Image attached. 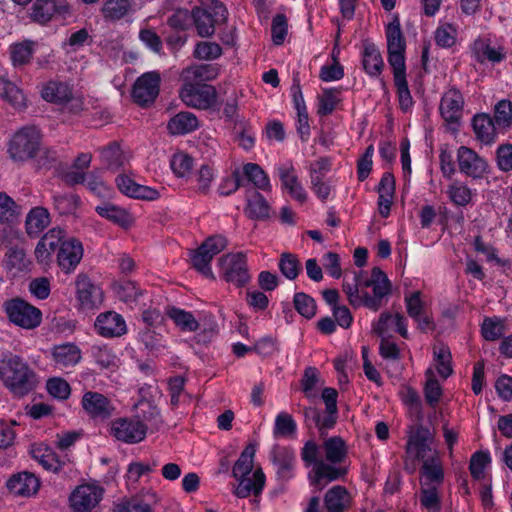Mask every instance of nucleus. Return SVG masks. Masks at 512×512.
I'll return each instance as SVG.
<instances>
[{
	"mask_svg": "<svg viewBox=\"0 0 512 512\" xmlns=\"http://www.w3.org/2000/svg\"><path fill=\"white\" fill-rule=\"evenodd\" d=\"M362 273H354L352 282L344 280L343 291L354 307L361 305L376 312L386 303L391 294V282L380 267H373L371 277L362 279Z\"/></svg>",
	"mask_w": 512,
	"mask_h": 512,
	"instance_id": "1",
	"label": "nucleus"
},
{
	"mask_svg": "<svg viewBox=\"0 0 512 512\" xmlns=\"http://www.w3.org/2000/svg\"><path fill=\"white\" fill-rule=\"evenodd\" d=\"M0 378L9 391L18 398L32 392L38 383L36 373L18 355H10L2 360Z\"/></svg>",
	"mask_w": 512,
	"mask_h": 512,
	"instance_id": "2",
	"label": "nucleus"
},
{
	"mask_svg": "<svg viewBox=\"0 0 512 512\" xmlns=\"http://www.w3.org/2000/svg\"><path fill=\"white\" fill-rule=\"evenodd\" d=\"M389 321H395V331L403 338L407 339L409 337L407 320L400 313H396L395 315L389 312L381 313L378 322L373 324V332L381 337L379 347L381 357L384 359L398 360L400 359V350L396 343L390 341L388 338Z\"/></svg>",
	"mask_w": 512,
	"mask_h": 512,
	"instance_id": "3",
	"label": "nucleus"
},
{
	"mask_svg": "<svg viewBox=\"0 0 512 512\" xmlns=\"http://www.w3.org/2000/svg\"><path fill=\"white\" fill-rule=\"evenodd\" d=\"M220 276L237 288L246 286L251 281L246 254L243 252L227 253L219 258Z\"/></svg>",
	"mask_w": 512,
	"mask_h": 512,
	"instance_id": "4",
	"label": "nucleus"
},
{
	"mask_svg": "<svg viewBox=\"0 0 512 512\" xmlns=\"http://www.w3.org/2000/svg\"><path fill=\"white\" fill-rule=\"evenodd\" d=\"M39 145V130L34 126H26L13 135L9 142L8 153L14 161H25L35 156Z\"/></svg>",
	"mask_w": 512,
	"mask_h": 512,
	"instance_id": "5",
	"label": "nucleus"
},
{
	"mask_svg": "<svg viewBox=\"0 0 512 512\" xmlns=\"http://www.w3.org/2000/svg\"><path fill=\"white\" fill-rule=\"evenodd\" d=\"M227 246V239L222 235L208 237L196 250L191 253L192 266L207 278L214 279L210 262L213 257Z\"/></svg>",
	"mask_w": 512,
	"mask_h": 512,
	"instance_id": "6",
	"label": "nucleus"
},
{
	"mask_svg": "<svg viewBox=\"0 0 512 512\" xmlns=\"http://www.w3.org/2000/svg\"><path fill=\"white\" fill-rule=\"evenodd\" d=\"M3 308L8 319L24 329H34L41 323V311L21 298L5 301Z\"/></svg>",
	"mask_w": 512,
	"mask_h": 512,
	"instance_id": "7",
	"label": "nucleus"
},
{
	"mask_svg": "<svg viewBox=\"0 0 512 512\" xmlns=\"http://www.w3.org/2000/svg\"><path fill=\"white\" fill-rule=\"evenodd\" d=\"M181 100L189 107L208 109L216 102V89L205 83H183L179 91Z\"/></svg>",
	"mask_w": 512,
	"mask_h": 512,
	"instance_id": "8",
	"label": "nucleus"
},
{
	"mask_svg": "<svg viewBox=\"0 0 512 512\" xmlns=\"http://www.w3.org/2000/svg\"><path fill=\"white\" fill-rule=\"evenodd\" d=\"M160 75L157 72H147L141 75L133 85L132 97L140 106L153 103L159 94Z\"/></svg>",
	"mask_w": 512,
	"mask_h": 512,
	"instance_id": "9",
	"label": "nucleus"
},
{
	"mask_svg": "<svg viewBox=\"0 0 512 512\" xmlns=\"http://www.w3.org/2000/svg\"><path fill=\"white\" fill-rule=\"evenodd\" d=\"M147 426L139 419L119 418L112 422L111 434L119 441L135 444L146 437Z\"/></svg>",
	"mask_w": 512,
	"mask_h": 512,
	"instance_id": "10",
	"label": "nucleus"
},
{
	"mask_svg": "<svg viewBox=\"0 0 512 512\" xmlns=\"http://www.w3.org/2000/svg\"><path fill=\"white\" fill-rule=\"evenodd\" d=\"M76 298L82 310L98 308L103 302V293L84 273L78 274L75 280Z\"/></svg>",
	"mask_w": 512,
	"mask_h": 512,
	"instance_id": "11",
	"label": "nucleus"
},
{
	"mask_svg": "<svg viewBox=\"0 0 512 512\" xmlns=\"http://www.w3.org/2000/svg\"><path fill=\"white\" fill-rule=\"evenodd\" d=\"M457 162L460 172L473 179L482 178L489 167L485 158L466 146L459 147Z\"/></svg>",
	"mask_w": 512,
	"mask_h": 512,
	"instance_id": "12",
	"label": "nucleus"
},
{
	"mask_svg": "<svg viewBox=\"0 0 512 512\" xmlns=\"http://www.w3.org/2000/svg\"><path fill=\"white\" fill-rule=\"evenodd\" d=\"M81 404L87 415L95 420H106L113 415L115 410L109 398L95 391L84 393Z\"/></svg>",
	"mask_w": 512,
	"mask_h": 512,
	"instance_id": "13",
	"label": "nucleus"
},
{
	"mask_svg": "<svg viewBox=\"0 0 512 512\" xmlns=\"http://www.w3.org/2000/svg\"><path fill=\"white\" fill-rule=\"evenodd\" d=\"M83 257L82 243L75 238H68L61 242L57 252V263L61 270L67 274L73 272Z\"/></svg>",
	"mask_w": 512,
	"mask_h": 512,
	"instance_id": "14",
	"label": "nucleus"
},
{
	"mask_svg": "<svg viewBox=\"0 0 512 512\" xmlns=\"http://www.w3.org/2000/svg\"><path fill=\"white\" fill-rule=\"evenodd\" d=\"M70 7L65 1L36 0L30 9V19L39 24L48 23L55 14L65 16Z\"/></svg>",
	"mask_w": 512,
	"mask_h": 512,
	"instance_id": "15",
	"label": "nucleus"
},
{
	"mask_svg": "<svg viewBox=\"0 0 512 512\" xmlns=\"http://www.w3.org/2000/svg\"><path fill=\"white\" fill-rule=\"evenodd\" d=\"M464 98L460 90L455 87L449 88L440 101V114L447 123H458L463 111Z\"/></svg>",
	"mask_w": 512,
	"mask_h": 512,
	"instance_id": "16",
	"label": "nucleus"
},
{
	"mask_svg": "<svg viewBox=\"0 0 512 512\" xmlns=\"http://www.w3.org/2000/svg\"><path fill=\"white\" fill-rule=\"evenodd\" d=\"M102 489L92 485L77 487L70 497L75 512H90L101 500Z\"/></svg>",
	"mask_w": 512,
	"mask_h": 512,
	"instance_id": "17",
	"label": "nucleus"
},
{
	"mask_svg": "<svg viewBox=\"0 0 512 512\" xmlns=\"http://www.w3.org/2000/svg\"><path fill=\"white\" fill-rule=\"evenodd\" d=\"M95 328L101 336L106 338L120 337L127 331L124 318L114 311L99 314L95 321Z\"/></svg>",
	"mask_w": 512,
	"mask_h": 512,
	"instance_id": "18",
	"label": "nucleus"
},
{
	"mask_svg": "<svg viewBox=\"0 0 512 512\" xmlns=\"http://www.w3.org/2000/svg\"><path fill=\"white\" fill-rule=\"evenodd\" d=\"M335 465L324 460L316 463V467H313L309 474L312 484L323 487L329 482L343 478L347 474V468Z\"/></svg>",
	"mask_w": 512,
	"mask_h": 512,
	"instance_id": "19",
	"label": "nucleus"
},
{
	"mask_svg": "<svg viewBox=\"0 0 512 512\" xmlns=\"http://www.w3.org/2000/svg\"><path fill=\"white\" fill-rule=\"evenodd\" d=\"M6 486L8 490L19 496H31L34 495L40 486L38 478L29 472H20L12 475Z\"/></svg>",
	"mask_w": 512,
	"mask_h": 512,
	"instance_id": "20",
	"label": "nucleus"
},
{
	"mask_svg": "<svg viewBox=\"0 0 512 512\" xmlns=\"http://www.w3.org/2000/svg\"><path fill=\"white\" fill-rule=\"evenodd\" d=\"M278 176L285 189L288 190L291 197L299 202H304L307 194L300 184L294 167L291 163H286L277 167Z\"/></svg>",
	"mask_w": 512,
	"mask_h": 512,
	"instance_id": "21",
	"label": "nucleus"
},
{
	"mask_svg": "<svg viewBox=\"0 0 512 512\" xmlns=\"http://www.w3.org/2000/svg\"><path fill=\"white\" fill-rule=\"evenodd\" d=\"M432 438V433L427 427L422 425L416 427V430L408 439L407 452L414 454L418 460H424L430 451L429 442Z\"/></svg>",
	"mask_w": 512,
	"mask_h": 512,
	"instance_id": "22",
	"label": "nucleus"
},
{
	"mask_svg": "<svg viewBox=\"0 0 512 512\" xmlns=\"http://www.w3.org/2000/svg\"><path fill=\"white\" fill-rule=\"evenodd\" d=\"M239 484L236 487L235 494L239 498H246L250 494L258 496L265 485V475L261 468L256 469L252 475L237 478Z\"/></svg>",
	"mask_w": 512,
	"mask_h": 512,
	"instance_id": "23",
	"label": "nucleus"
},
{
	"mask_svg": "<svg viewBox=\"0 0 512 512\" xmlns=\"http://www.w3.org/2000/svg\"><path fill=\"white\" fill-rule=\"evenodd\" d=\"M272 462L277 468V476L281 481H288L293 477L295 454L288 448H278L272 452Z\"/></svg>",
	"mask_w": 512,
	"mask_h": 512,
	"instance_id": "24",
	"label": "nucleus"
},
{
	"mask_svg": "<svg viewBox=\"0 0 512 512\" xmlns=\"http://www.w3.org/2000/svg\"><path fill=\"white\" fill-rule=\"evenodd\" d=\"M362 65L365 72L371 77H377L381 74L384 62L379 49L374 43L365 41L362 52Z\"/></svg>",
	"mask_w": 512,
	"mask_h": 512,
	"instance_id": "25",
	"label": "nucleus"
},
{
	"mask_svg": "<svg viewBox=\"0 0 512 512\" xmlns=\"http://www.w3.org/2000/svg\"><path fill=\"white\" fill-rule=\"evenodd\" d=\"M471 50L476 61L480 63H483L486 60L492 63H499L505 58L503 48L492 47L490 45V41L487 39L475 40Z\"/></svg>",
	"mask_w": 512,
	"mask_h": 512,
	"instance_id": "26",
	"label": "nucleus"
},
{
	"mask_svg": "<svg viewBox=\"0 0 512 512\" xmlns=\"http://www.w3.org/2000/svg\"><path fill=\"white\" fill-rule=\"evenodd\" d=\"M350 495L343 486L336 485L330 488L324 497L326 512H344L350 506Z\"/></svg>",
	"mask_w": 512,
	"mask_h": 512,
	"instance_id": "27",
	"label": "nucleus"
},
{
	"mask_svg": "<svg viewBox=\"0 0 512 512\" xmlns=\"http://www.w3.org/2000/svg\"><path fill=\"white\" fill-rule=\"evenodd\" d=\"M199 127V121L195 114L191 112H179L173 116L167 129L172 135H184L195 131Z\"/></svg>",
	"mask_w": 512,
	"mask_h": 512,
	"instance_id": "28",
	"label": "nucleus"
},
{
	"mask_svg": "<svg viewBox=\"0 0 512 512\" xmlns=\"http://www.w3.org/2000/svg\"><path fill=\"white\" fill-rule=\"evenodd\" d=\"M154 492H147L116 505L115 512H153L152 505L157 502Z\"/></svg>",
	"mask_w": 512,
	"mask_h": 512,
	"instance_id": "29",
	"label": "nucleus"
},
{
	"mask_svg": "<svg viewBox=\"0 0 512 512\" xmlns=\"http://www.w3.org/2000/svg\"><path fill=\"white\" fill-rule=\"evenodd\" d=\"M50 224V214L44 207H35L26 217V232L30 237L38 236Z\"/></svg>",
	"mask_w": 512,
	"mask_h": 512,
	"instance_id": "30",
	"label": "nucleus"
},
{
	"mask_svg": "<svg viewBox=\"0 0 512 512\" xmlns=\"http://www.w3.org/2000/svg\"><path fill=\"white\" fill-rule=\"evenodd\" d=\"M472 126L476 138L484 144H490L495 140V123L487 114H478L473 117Z\"/></svg>",
	"mask_w": 512,
	"mask_h": 512,
	"instance_id": "31",
	"label": "nucleus"
},
{
	"mask_svg": "<svg viewBox=\"0 0 512 512\" xmlns=\"http://www.w3.org/2000/svg\"><path fill=\"white\" fill-rule=\"evenodd\" d=\"M96 212L103 218L123 227L128 228L133 223L132 216L123 208L106 203L96 207Z\"/></svg>",
	"mask_w": 512,
	"mask_h": 512,
	"instance_id": "32",
	"label": "nucleus"
},
{
	"mask_svg": "<svg viewBox=\"0 0 512 512\" xmlns=\"http://www.w3.org/2000/svg\"><path fill=\"white\" fill-rule=\"evenodd\" d=\"M31 456L49 471L59 472L65 465V461L61 460L56 453L48 447H33L31 449Z\"/></svg>",
	"mask_w": 512,
	"mask_h": 512,
	"instance_id": "33",
	"label": "nucleus"
},
{
	"mask_svg": "<svg viewBox=\"0 0 512 512\" xmlns=\"http://www.w3.org/2000/svg\"><path fill=\"white\" fill-rule=\"evenodd\" d=\"M0 98L16 109L26 105L23 92L2 74H0Z\"/></svg>",
	"mask_w": 512,
	"mask_h": 512,
	"instance_id": "34",
	"label": "nucleus"
},
{
	"mask_svg": "<svg viewBox=\"0 0 512 512\" xmlns=\"http://www.w3.org/2000/svg\"><path fill=\"white\" fill-rule=\"evenodd\" d=\"M423 480L421 481L422 487L440 485L444 479L443 469L440 463L432 459H424L420 469Z\"/></svg>",
	"mask_w": 512,
	"mask_h": 512,
	"instance_id": "35",
	"label": "nucleus"
},
{
	"mask_svg": "<svg viewBox=\"0 0 512 512\" xmlns=\"http://www.w3.org/2000/svg\"><path fill=\"white\" fill-rule=\"evenodd\" d=\"M323 448L325 459L331 464H340L347 457L346 443L340 436H333L325 440Z\"/></svg>",
	"mask_w": 512,
	"mask_h": 512,
	"instance_id": "36",
	"label": "nucleus"
},
{
	"mask_svg": "<svg viewBox=\"0 0 512 512\" xmlns=\"http://www.w3.org/2000/svg\"><path fill=\"white\" fill-rule=\"evenodd\" d=\"M52 355L56 364L63 367L76 365L81 360L80 349L71 343L55 346Z\"/></svg>",
	"mask_w": 512,
	"mask_h": 512,
	"instance_id": "37",
	"label": "nucleus"
},
{
	"mask_svg": "<svg viewBox=\"0 0 512 512\" xmlns=\"http://www.w3.org/2000/svg\"><path fill=\"white\" fill-rule=\"evenodd\" d=\"M166 314L181 331L194 332L199 328V323L191 312L173 306L167 308Z\"/></svg>",
	"mask_w": 512,
	"mask_h": 512,
	"instance_id": "38",
	"label": "nucleus"
},
{
	"mask_svg": "<svg viewBox=\"0 0 512 512\" xmlns=\"http://www.w3.org/2000/svg\"><path fill=\"white\" fill-rule=\"evenodd\" d=\"M246 213L251 219L265 220L270 216V206L262 194L253 191L247 199Z\"/></svg>",
	"mask_w": 512,
	"mask_h": 512,
	"instance_id": "39",
	"label": "nucleus"
},
{
	"mask_svg": "<svg viewBox=\"0 0 512 512\" xmlns=\"http://www.w3.org/2000/svg\"><path fill=\"white\" fill-rule=\"evenodd\" d=\"M215 76L216 70L209 64L188 67L181 74L183 83H203L213 79Z\"/></svg>",
	"mask_w": 512,
	"mask_h": 512,
	"instance_id": "40",
	"label": "nucleus"
},
{
	"mask_svg": "<svg viewBox=\"0 0 512 512\" xmlns=\"http://www.w3.org/2000/svg\"><path fill=\"white\" fill-rule=\"evenodd\" d=\"M249 182H252L258 189L269 191L271 190L270 180L265 171L255 163H247L243 167V176Z\"/></svg>",
	"mask_w": 512,
	"mask_h": 512,
	"instance_id": "41",
	"label": "nucleus"
},
{
	"mask_svg": "<svg viewBox=\"0 0 512 512\" xmlns=\"http://www.w3.org/2000/svg\"><path fill=\"white\" fill-rule=\"evenodd\" d=\"M278 268L288 280H295L302 271L298 256L290 252H284L280 255Z\"/></svg>",
	"mask_w": 512,
	"mask_h": 512,
	"instance_id": "42",
	"label": "nucleus"
},
{
	"mask_svg": "<svg viewBox=\"0 0 512 512\" xmlns=\"http://www.w3.org/2000/svg\"><path fill=\"white\" fill-rule=\"evenodd\" d=\"M387 51H405L406 42L397 17L386 28Z\"/></svg>",
	"mask_w": 512,
	"mask_h": 512,
	"instance_id": "43",
	"label": "nucleus"
},
{
	"mask_svg": "<svg viewBox=\"0 0 512 512\" xmlns=\"http://www.w3.org/2000/svg\"><path fill=\"white\" fill-rule=\"evenodd\" d=\"M192 18L201 37H209L214 33L215 20L211 13L203 8L195 7L192 10Z\"/></svg>",
	"mask_w": 512,
	"mask_h": 512,
	"instance_id": "44",
	"label": "nucleus"
},
{
	"mask_svg": "<svg viewBox=\"0 0 512 512\" xmlns=\"http://www.w3.org/2000/svg\"><path fill=\"white\" fill-rule=\"evenodd\" d=\"M42 97L53 103H66L70 101L72 93L64 83H49L42 90Z\"/></svg>",
	"mask_w": 512,
	"mask_h": 512,
	"instance_id": "45",
	"label": "nucleus"
},
{
	"mask_svg": "<svg viewBox=\"0 0 512 512\" xmlns=\"http://www.w3.org/2000/svg\"><path fill=\"white\" fill-rule=\"evenodd\" d=\"M321 384L320 373L316 367H306L301 379V389L308 399L317 397V389Z\"/></svg>",
	"mask_w": 512,
	"mask_h": 512,
	"instance_id": "46",
	"label": "nucleus"
},
{
	"mask_svg": "<svg viewBox=\"0 0 512 512\" xmlns=\"http://www.w3.org/2000/svg\"><path fill=\"white\" fill-rule=\"evenodd\" d=\"M255 455V446L249 444L242 451L239 459L236 461L232 473L235 478L250 475L253 468V459Z\"/></svg>",
	"mask_w": 512,
	"mask_h": 512,
	"instance_id": "47",
	"label": "nucleus"
},
{
	"mask_svg": "<svg viewBox=\"0 0 512 512\" xmlns=\"http://www.w3.org/2000/svg\"><path fill=\"white\" fill-rule=\"evenodd\" d=\"M29 260L26 258V253L22 248L11 247L5 255L4 264L9 271H24L29 266Z\"/></svg>",
	"mask_w": 512,
	"mask_h": 512,
	"instance_id": "48",
	"label": "nucleus"
},
{
	"mask_svg": "<svg viewBox=\"0 0 512 512\" xmlns=\"http://www.w3.org/2000/svg\"><path fill=\"white\" fill-rule=\"evenodd\" d=\"M130 10V0H107L102 8L104 17L112 21L123 18Z\"/></svg>",
	"mask_w": 512,
	"mask_h": 512,
	"instance_id": "49",
	"label": "nucleus"
},
{
	"mask_svg": "<svg viewBox=\"0 0 512 512\" xmlns=\"http://www.w3.org/2000/svg\"><path fill=\"white\" fill-rule=\"evenodd\" d=\"M32 41H24L10 46L11 60L14 66H22L30 62L34 49Z\"/></svg>",
	"mask_w": 512,
	"mask_h": 512,
	"instance_id": "50",
	"label": "nucleus"
},
{
	"mask_svg": "<svg viewBox=\"0 0 512 512\" xmlns=\"http://www.w3.org/2000/svg\"><path fill=\"white\" fill-rule=\"evenodd\" d=\"M138 339L150 352L166 348L163 336L150 327L142 329L138 334Z\"/></svg>",
	"mask_w": 512,
	"mask_h": 512,
	"instance_id": "51",
	"label": "nucleus"
},
{
	"mask_svg": "<svg viewBox=\"0 0 512 512\" xmlns=\"http://www.w3.org/2000/svg\"><path fill=\"white\" fill-rule=\"evenodd\" d=\"M419 500L428 512H440L441 497L436 486L421 487Z\"/></svg>",
	"mask_w": 512,
	"mask_h": 512,
	"instance_id": "52",
	"label": "nucleus"
},
{
	"mask_svg": "<svg viewBox=\"0 0 512 512\" xmlns=\"http://www.w3.org/2000/svg\"><path fill=\"white\" fill-rule=\"evenodd\" d=\"M427 377L426 384L424 386V396L427 404L434 408L438 404L441 395L442 389L437 379L434 377V373L431 369H428L425 372Z\"/></svg>",
	"mask_w": 512,
	"mask_h": 512,
	"instance_id": "53",
	"label": "nucleus"
},
{
	"mask_svg": "<svg viewBox=\"0 0 512 512\" xmlns=\"http://www.w3.org/2000/svg\"><path fill=\"white\" fill-rule=\"evenodd\" d=\"M293 304L296 311L306 319H311L316 314L315 300L304 292H297L293 298Z\"/></svg>",
	"mask_w": 512,
	"mask_h": 512,
	"instance_id": "54",
	"label": "nucleus"
},
{
	"mask_svg": "<svg viewBox=\"0 0 512 512\" xmlns=\"http://www.w3.org/2000/svg\"><path fill=\"white\" fill-rule=\"evenodd\" d=\"M491 462V457L488 451H477L470 459L469 470L472 477L476 480H481L485 476V468Z\"/></svg>",
	"mask_w": 512,
	"mask_h": 512,
	"instance_id": "55",
	"label": "nucleus"
},
{
	"mask_svg": "<svg viewBox=\"0 0 512 512\" xmlns=\"http://www.w3.org/2000/svg\"><path fill=\"white\" fill-rule=\"evenodd\" d=\"M339 90L336 88L324 89L318 101V114L322 116L330 115L336 108L339 102L338 98Z\"/></svg>",
	"mask_w": 512,
	"mask_h": 512,
	"instance_id": "56",
	"label": "nucleus"
},
{
	"mask_svg": "<svg viewBox=\"0 0 512 512\" xmlns=\"http://www.w3.org/2000/svg\"><path fill=\"white\" fill-rule=\"evenodd\" d=\"M170 167L177 177H184L193 167V158L187 153H175L170 159Z\"/></svg>",
	"mask_w": 512,
	"mask_h": 512,
	"instance_id": "57",
	"label": "nucleus"
},
{
	"mask_svg": "<svg viewBox=\"0 0 512 512\" xmlns=\"http://www.w3.org/2000/svg\"><path fill=\"white\" fill-rule=\"evenodd\" d=\"M91 355L101 369H107L116 366V356L106 346L94 345L91 348Z\"/></svg>",
	"mask_w": 512,
	"mask_h": 512,
	"instance_id": "58",
	"label": "nucleus"
},
{
	"mask_svg": "<svg viewBox=\"0 0 512 512\" xmlns=\"http://www.w3.org/2000/svg\"><path fill=\"white\" fill-rule=\"evenodd\" d=\"M297 425L292 416L286 412H280L275 418L274 435L288 436L296 432Z\"/></svg>",
	"mask_w": 512,
	"mask_h": 512,
	"instance_id": "59",
	"label": "nucleus"
},
{
	"mask_svg": "<svg viewBox=\"0 0 512 512\" xmlns=\"http://www.w3.org/2000/svg\"><path fill=\"white\" fill-rule=\"evenodd\" d=\"M492 119L499 127H509L512 124V103L509 100L499 101L495 106Z\"/></svg>",
	"mask_w": 512,
	"mask_h": 512,
	"instance_id": "60",
	"label": "nucleus"
},
{
	"mask_svg": "<svg viewBox=\"0 0 512 512\" xmlns=\"http://www.w3.org/2000/svg\"><path fill=\"white\" fill-rule=\"evenodd\" d=\"M434 357L437 362V371L443 377L447 378L453 373L451 366V352L447 346H441L434 352Z\"/></svg>",
	"mask_w": 512,
	"mask_h": 512,
	"instance_id": "61",
	"label": "nucleus"
},
{
	"mask_svg": "<svg viewBox=\"0 0 512 512\" xmlns=\"http://www.w3.org/2000/svg\"><path fill=\"white\" fill-rule=\"evenodd\" d=\"M221 54L222 48L215 42H199L194 50V56L201 60H214Z\"/></svg>",
	"mask_w": 512,
	"mask_h": 512,
	"instance_id": "62",
	"label": "nucleus"
},
{
	"mask_svg": "<svg viewBox=\"0 0 512 512\" xmlns=\"http://www.w3.org/2000/svg\"><path fill=\"white\" fill-rule=\"evenodd\" d=\"M53 201L55 209L61 215H66L76 209L79 203V197L73 194H59L53 196Z\"/></svg>",
	"mask_w": 512,
	"mask_h": 512,
	"instance_id": "63",
	"label": "nucleus"
},
{
	"mask_svg": "<svg viewBox=\"0 0 512 512\" xmlns=\"http://www.w3.org/2000/svg\"><path fill=\"white\" fill-rule=\"evenodd\" d=\"M101 158L108 168L117 169L123 163V155L120 146L116 143L110 144L101 150Z\"/></svg>",
	"mask_w": 512,
	"mask_h": 512,
	"instance_id": "64",
	"label": "nucleus"
}]
</instances>
